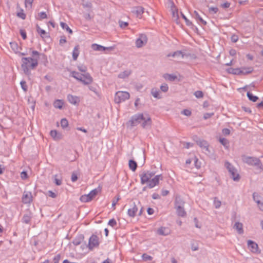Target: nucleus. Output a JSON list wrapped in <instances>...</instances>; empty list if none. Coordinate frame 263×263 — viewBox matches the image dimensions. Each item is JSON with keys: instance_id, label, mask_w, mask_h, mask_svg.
Wrapping results in <instances>:
<instances>
[{"instance_id": "nucleus-16", "label": "nucleus", "mask_w": 263, "mask_h": 263, "mask_svg": "<svg viewBox=\"0 0 263 263\" xmlns=\"http://www.w3.org/2000/svg\"><path fill=\"white\" fill-rule=\"evenodd\" d=\"M137 211L138 208L136 205L135 203H134L133 205H132V207L128 210L127 214L129 217H134Z\"/></svg>"}, {"instance_id": "nucleus-59", "label": "nucleus", "mask_w": 263, "mask_h": 263, "mask_svg": "<svg viewBox=\"0 0 263 263\" xmlns=\"http://www.w3.org/2000/svg\"><path fill=\"white\" fill-rule=\"evenodd\" d=\"M32 55L34 57L33 58H36L38 60L40 53L37 51L34 50L32 52Z\"/></svg>"}, {"instance_id": "nucleus-25", "label": "nucleus", "mask_w": 263, "mask_h": 263, "mask_svg": "<svg viewBox=\"0 0 263 263\" xmlns=\"http://www.w3.org/2000/svg\"><path fill=\"white\" fill-rule=\"evenodd\" d=\"M92 49L95 51H104L108 48L105 47L102 45H100L97 44H93L91 46Z\"/></svg>"}, {"instance_id": "nucleus-58", "label": "nucleus", "mask_w": 263, "mask_h": 263, "mask_svg": "<svg viewBox=\"0 0 263 263\" xmlns=\"http://www.w3.org/2000/svg\"><path fill=\"white\" fill-rule=\"evenodd\" d=\"M222 134L225 136H228L230 134V130L229 129L225 128L222 130Z\"/></svg>"}, {"instance_id": "nucleus-32", "label": "nucleus", "mask_w": 263, "mask_h": 263, "mask_svg": "<svg viewBox=\"0 0 263 263\" xmlns=\"http://www.w3.org/2000/svg\"><path fill=\"white\" fill-rule=\"evenodd\" d=\"M50 136L54 139L58 140L61 139V135L56 130H52L50 131Z\"/></svg>"}, {"instance_id": "nucleus-50", "label": "nucleus", "mask_w": 263, "mask_h": 263, "mask_svg": "<svg viewBox=\"0 0 263 263\" xmlns=\"http://www.w3.org/2000/svg\"><path fill=\"white\" fill-rule=\"evenodd\" d=\"M39 16L41 20L46 18L47 15L45 12H41L39 13Z\"/></svg>"}, {"instance_id": "nucleus-57", "label": "nucleus", "mask_w": 263, "mask_h": 263, "mask_svg": "<svg viewBox=\"0 0 263 263\" xmlns=\"http://www.w3.org/2000/svg\"><path fill=\"white\" fill-rule=\"evenodd\" d=\"M88 88L90 90L93 91L95 92L96 95L98 94L97 89L96 86H89Z\"/></svg>"}, {"instance_id": "nucleus-41", "label": "nucleus", "mask_w": 263, "mask_h": 263, "mask_svg": "<svg viewBox=\"0 0 263 263\" xmlns=\"http://www.w3.org/2000/svg\"><path fill=\"white\" fill-rule=\"evenodd\" d=\"M80 200L83 202H88L91 201L86 194L81 196Z\"/></svg>"}, {"instance_id": "nucleus-33", "label": "nucleus", "mask_w": 263, "mask_h": 263, "mask_svg": "<svg viewBox=\"0 0 263 263\" xmlns=\"http://www.w3.org/2000/svg\"><path fill=\"white\" fill-rule=\"evenodd\" d=\"M64 102L62 100H57L53 103V106L56 108L62 109Z\"/></svg>"}, {"instance_id": "nucleus-56", "label": "nucleus", "mask_w": 263, "mask_h": 263, "mask_svg": "<svg viewBox=\"0 0 263 263\" xmlns=\"http://www.w3.org/2000/svg\"><path fill=\"white\" fill-rule=\"evenodd\" d=\"M213 115H214V113H213V112H211V113L207 112V113L204 114V115L203 116V118L205 120H206V119L211 118V117H212Z\"/></svg>"}, {"instance_id": "nucleus-17", "label": "nucleus", "mask_w": 263, "mask_h": 263, "mask_svg": "<svg viewBox=\"0 0 263 263\" xmlns=\"http://www.w3.org/2000/svg\"><path fill=\"white\" fill-rule=\"evenodd\" d=\"M32 213L30 212H27L24 215L22 219V222L26 224L29 223L32 218Z\"/></svg>"}, {"instance_id": "nucleus-26", "label": "nucleus", "mask_w": 263, "mask_h": 263, "mask_svg": "<svg viewBox=\"0 0 263 263\" xmlns=\"http://www.w3.org/2000/svg\"><path fill=\"white\" fill-rule=\"evenodd\" d=\"M184 55V54L181 51L178 50V51L174 52L173 53L168 54L167 55V57H181L182 58H183Z\"/></svg>"}, {"instance_id": "nucleus-42", "label": "nucleus", "mask_w": 263, "mask_h": 263, "mask_svg": "<svg viewBox=\"0 0 263 263\" xmlns=\"http://www.w3.org/2000/svg\"><path fill=\"white\" fill-rule=\"evenodd\" d=\"M36 30L38 33L40 34L42 37H44V35L46 34V31L44 30L41 28L39 26H37Z\"/></svg>"}, {"instance_id": "nucleus-44", "label": "nucleus", "mask_w": 263, "mask_h": 263, "mask_svg": "<svg viewBox=\"0 0 263 263\" xmlns=\"http://www.w3.org/2000/svg\"><path fill=\"white\" fill-rule=\"evenodd\" d=\"M209 11L211 14H216L218 11V9L216 7H211L209 8Z\"/></svg>"}, {"instance_id": "nucleus-10", "label": "nucleus", "mask_w": 263, "mask_h": 263, "mask_svg": "<svg viewBox=\"0 0 263 263\" xmlns=\"http://www.w3.org/2000/svg\"><path fill=\"white\" fill-rule=\"evenodd\" d=\"M142 128L147 129L151 127L152 120L150 116L145 113L143 114V119L141 123Z\"/></svg>"}, {"instance_id": "nucleus-47", "label": "nucleus", "mask_w": 263, "mask_h": 263, "mask_svg": "<svg viewBox=\"0 0 263 263\" xmlns=\"http://www.w3.org/2000/svg\"><path fill=\"white\" fill-rule=\"evenodd\" d=\"M161 90L163 92H166L168 90V87L167 84L164 83L161 85L160 86Z\"/></svg>"}, {"instance_id": "nucleus-49", "label": "nucleus", "mask_w": 263, "mask_h": 263, "mask_svg": "<svg viewBox=\"0 0 263 263\" xmlns=\"http://www.w3.org/2000/svg\"><path fill=\"white\" fill-rule=\"evenodd\" d=\"M20 84L22 89L24 91H26L27 90V86L26 85V82L24 81H21L20 82Z\"/></svg>"}, {"instance_id": "nucleus-52", "label": "nucleus", "mask_w": 263, "mask_h": 263, "mask_svg": "<svg viewBox=\"0 0 263 263\" xmlns=\"http://www.w3.org/2000/svg\"><path fill=\"white\" fill-rule=\"evenodd\" d=\"M181 113L186 116H190L191 115V111L190 110L187 109H185L183 110L182 111Z\"/></svg>"}, {"instance_id": "nucleus-34", "label": "nucleus", "mask_w": 263, "mask_h": 263, "mask_svg": "<svg viewBox=\"0 0 263 263\" xmlns=\"http://www.w3.org/2000/svg\"><path fill=\"white\" fill-rule=\"evenodd\" d=\"M79 54V46H76L74 47L72 51V58L73 60H76Z\"/></svg>"}, {"instance_id": "nucleus-18", "label": "nucleus", "mask_w": 263, "mask_h": 263, "mask_svg": "<svg viewBox=\"0 0 263 263\" xmlns=\"http://www.w3.org/2000/svg\"><path fill=\"white\" fill-rule=\"evenodd\" d=\"M144 9L141 6L136 7L133 8L132 12L133 13L136 14L137 17L141 16L144 13Z\"/></svg>"}, {"instance_id": "nucleus-5", "label": "nucleus", "mask_w": 263, "mask_h": 263, "mask_svg": "<svg viewBox=\"0 0 263 263\" xmlns=\"http://www.w3.org/2000/svg\"><path fill=\"white\" fill-rule=\"evenodd\" d=\"M242 161L249 165L255 166L259 168H260L262 165L259 159L256 157L244 156L242 157Z\"/></svg>"}, {"instance_id": "nucleus-29", "label": "nucleus", "mask_w": 263, "mask_h": 263, "mask_svg": "<svg viewBox=\"0 0 263 263\" xmlns=\"http://www.w3.org/2000/svg\"><path fill=\"white\" fill-rule=\"evenodd\" d=\"M151 94L155 98L160 99L162 98L160 95V91L157 88H152L151 90Z\"/></svg>"}, {"instance_id": "nucleus-24", "label": "nucleus", "mask_w": 263, "mask_h": 263, "mask_svg": "<svg viewBox=\"0 0 263 263\" xmlns=\"http://www.w3.org/2000/svg\"><path fill=\"white\" fill-rule=\"evenodd\" d=\"M131 73L132 71L129 69H127L126 70H124V71L121 72L118 74V78L124 79L129 76Z\"/></svg>"}, {"instance_id": "nucleus-64", "label": "nucleus", "mask_w": 263, "mask_h": 263, "mask_svg": "<svg viewBox=\"0 0 263 263\" xmlns=\"http://www.w3.org/2000/svg\"><path fill=\"white\" fill-rule=\"evenodd\" d=\"M119 23H120V26L121 28H125L126 26H127V25H128V23L125 22L120 21L119 22Z\"/></svg>"}, {"instance_id": "nucleus-46", "label": "nucleus", "mask_w": 263, "mask_h": 263, "mask_svg": "<svg viewBox=\"0 0 263 263\" xmlns=\"http://www.w3.org/2000/svg\"><path fill=\"white\" fill-rule=\"evenodd\" d=\"M117 224V221L114 218L110 219L108 222V224L112 228H114Z\"/></svg>"}, {"instance_id": "nucleus-6", "label": "nucleus", "mask_w": 263, "mask_h": 263, "mask_svg": "<svg viewBox=\"0 0 263 263\" xmlns=\"http://www.w3.org/2000/svg\"><path fill=\"white\" fill-rule=\"evenodd\" d=\"M224 166L228 170L233 180L238 181L240 179V176L237 173V170L228 161L225 162Z\"/></svg>"}, {"instance_id": "nucleus-38", "label": "nucleus", "mask_w": 263, "mask_h": 263, "mask_svg": "<svg viewBox=\"0 0 263 263\" xmlns=\"http://www.w3.org/2000/svg\"><path fill=\"white\" fill-rule=\"evenodd\" d=\"M219 142L226 149L229 148V141L228 140L224 138H220L219 139Z\"/></svg>"}, {"instance_id": "nucleus-48", "label": "nucleus", "mask_w": 263, "mask_h": 263, "mask_svg": "<svg viewBox=\"0 0 263 263\" xmlns=\"http://www.w3.org/2000/svg\"><path fill=\"white\" fill-rule=\"evenodd\" d=\"M194 95L197 98H201L203 96L202 91L199 90L196 91L194 92Z\"/></svg>"}, {"instance_id": "nucleus-63", "label": "nucleus", "mask_w": 263, "mask_h": 263, "mask_svg": "<svg viewBox=\"0 0 263 263\" xmlns=\"http://www.w3.org/2000/svg\"><path fill=\"white\" fill-rule=\"evenodd\" d=\"M78 69L80 71H81L82 72H84L85 73L86 72L87 68L85 66H78Z\"/></svg>"}, {"instance_id": "nucleus-21", "label": "nucleus", "mask_w": 263, "mask_h": 263, "mask_svg": "<svg viewBox=\"0 0 263 263\" xmlns=\"http://www.w3.org/2000/svg\"><path fill=\"white\" fill-rule=\"evenodd\" d=\"M185 202L180 197L176 196L175 200V209L179 206H184Z\"/></svg>"}, {"instance_id": "nucleus-4", "label": "nucleus", "mask_w": 263, "mask_h": 263, "mask_svg": "<svg viewBox=\"0 0 263 263\" xmlns=\"http://www.w3.org/2000/svg\"><path fill=\"white\" fill-rule=\"evenodd\" d=\"M130 94L127 91H118L115 95V102L117 104H120L129 99Z\"/></svg>"}, {"instance_id": "nucleus-37", "label": "nucleus", "mask_w": 263, "mask_h": 263, "mask_svg": "<svg viewBox=\"0 0 263 263\" xmlns=\"http://www.w3.org/2000/svg\"><path fill=\"white\" fill-rule=\"evenodd\" d=\"M247 96L248 98V99L250 100V101H252V102H255L257 99H258V97L256 96H254L251 92H248L247 93Z\"/></svg>"}, {"instance_id": "nucleus-11", "label": "nucleus", "mask_w": 263, "mask_h": 263, "mask_svg": "<svg viewBox=\"0 0 263 263\" xmlns=\"http://www.w3.org/2000/svg\"><path fill=\"white\" fill-rule=\"evenodd\" d=\"M99 238L96 235H92L89 239L88 245V247L89 250H91L94 248L99 246Z\"/></svg>"}, {"instance_id": "nucleus-1", "label": "nucleus", "mask_w": 263, "mask_h": 263, "mask_svg": "<svg viewBox=\"0 0 263 263\" xmlns=\"http://www.w3.org/2000/svg\"><path fill=\"white\" fill-rule=\"evenodd\" d=\"M155 172L152 171H144L140 174L141 183L144 184L147 183V186L149 189H152L157 185L160 180L163 179L161 174L154 176Z\"/></svg>"}, {"instance_id": "nucleus-27", "label": "nucleus", "mask_w": 263, "mask_h": 263, "mask_svg": "<svg viewBox=\"0 0 263 263\" xmlns=\"http://www.w3.org/2000/svg\"><path fill=\"white\" fill-rule=\"evenodd\" d=\"M163 78L167 81H174L177 79V76L174 74L165 73L163 75Z\"/></svg>"}, {"instance_id": "nucleus-13", "label": "nucleus", "mask_w": 263, "mask_h": 263, "mask_svg": "<svg viewBox=\"0 0 263 263\" xmlns=\"http://www.w3.org/2000/svg\"><path fill=\"white\" fill-rule=\"evenodd\" d=\"M197 143L202 149L203 152L205 154H210V151L209 148V145L207 141L204 140L199 139V140L197 141Z\"/></svg>"}, {"instance_id": "nucleus-14", "label": "nucleus", "mask_w": 263, "mask_h": 263, "mask_svg": "<svg viewBox=\"0 0 263 263\" xmlns=\"http://www.w3.org/2000/svg\"><path fill=\"white\" fill-rule=\"evenodd\" d=\"M22 200L24 204H30L32 201V195L31 192L29 191L24 192Z\"/></svg>"}, {"instance_id": "nucleus-55", "label": "nucleus", "mask_w": 263, "mask_h": 263, "mask_svg": "<svg viewBox=\"0 0 263 263\" xmlns=\"http://www.w3.org/2000/svg\"><path fill=\"white\" fill-rule=\"evenodd\" d=\"M78 179L77 174L76 173H72L71 175V180L72 182H74Z\"/></svg>"}, {"instance_id": "nucleus-2", "label": "nucleus", "mask_w": 263, "mask_h": 263, "mask_svg": "<svg viewBox=\"0 0 263 263\" xmlns=\"http://www.w3.org/2000/svg\"><path fill=\"white\" fill-rule=\"evenodd\" d=\"M38 65L37 59L30 57L22 58L21 67L24 73L27 76L31 74V69H34Z\"/></svg>"}, {"instance_id": "nucleus-20", "label": "nucleus", "mask_w": 263, "mask_h": 263, "mask_svg": "<svg viewBox=\"0 0 263 263\" xmlns=\"http://www.w3.org/2000/svg\"><path fill=\"white\" fill-rule=\"evenodd\" d=\"M176 211L177 215L179 217H184L186 215V212H185L184 206H179L175 208Z\"/></svg>"}, {"instance_id": "nucleus-62", "label": "nucleus", "mask_w": 263, "mask_h": 263, "mask_svg": "<svg viewBox=\"0 0 263 263\" xmlns=\"http://www.w3.org/2000/svg\"><path fill=\"white\" fill-rule=\"evenodd\" d=\"M21 177L23 179H25L27 178L28 175H27V172H25V171L22 172L21 174Z\"/></svg>"}, {"instance_id": "nucleus-3", "label": "nucleus", "mask_w": 263, "mask_h": 263, "mask_svg": "<svg viewBox=\"0 0 263 263\" xmlns=\"http://www.w3.org/2000/svg\"><path fill=\"white\" fill-rule=\"evenodd\" d=\"M70 76L76 80L81 82L84 85H88L93 82V79L88 72L81 74L75 71L70 72Z\"/></svg>"}, {"instance_id": "nucleus-54", "label": "nucleus", "mask_w": 263, "mask_h": 263, "mask_svg": "<svg viewBox=\"0 0 263 263\" xmlns=\"http://www.w3.org/2000/svg\"><path fill=\"white\" fill-rule=\"evenodd\" d=\"M34 0H25V5L26 7H31L32 3Z\"/></svg>"}, {"instance_id": "nucleus-43", "label": "nucleus", "mask_w": 263, "mask_h": 263, "mask_svg": "<svg viewBox=\"0 0 263 263\" xmlns=\"http://www.w3.org/2000/svg\"><path fill=\"white\" fill-rule=\"evenodd\" d=\"M142 258L143 260L144 261L151 260L153 259V257L147 254L146 253H144L142 255Z\"/></svg>"}, {"instance_id": "nucleus-39", "label": "nucleus", "mask_w": 263, "mask_h": 263, "mask_svg": "<svg viewBox=\"0 0 263 263\" xmlns=\"http://www.w3.org/2000/svg\"><path fill=\"white\" fill-rule=\"evenodd\" d=\"M60 26L63 29H66L69 33H72V30L68 27L67 24L64 22H61Z\"/></svg>"}, {"instance_id": "nucleus-9", "label": "nucleus", "mask_w": 263, "mask_h": 263, "mask_svg": "<svg viewBox=\"0 0 263 263\" xmlns=\"http://www.w3.org/2000/svg\"><path fill=\"white\" fill-rule=\"evenodd\" d=\"M143 119V113H138L133 115L129 121L132 126H136L140 124Z\"/></svg>"}, {"instance_id": "nucleus-36", "label": "nucleus", "mask_w": 263, "mask_h": 263, "mask_svg": "<svg viewBox=\"0 0 263 263\" xmlns=\"http://www.w3.org/2000/svg\"><path fill=\"white\" fill-rule=\"evenodd\" d=\"M213 205L215 209H218L221 206V202L217 197H214L213 199Z\"/></svg>"}, {"instance_id": "nucleus-60", "label": "nucleus", "mask_w": 263, "mask_h": 263, "mask_svg": "<svg viewBox=\"0 0 263 263\" xmlns=\"http://www.w3.org/2000/svg\"><path fill=\"white\" fill-rule=\"evenodd\" d=\"M60 258L61 256L60 254H58L56 256H55L53 258L54 263H59Z\"/></svg>"}, {"instance_id": "nucleus-23", "label": "nucleus", "mask_w": 263, "mask_h": 263, "mask_svg": "<svg viewBox=\"0 0 263 263\" xmlns=\"http://www.w3.org/2000/svg\"><path fill=\"white\" fill-rule=\"evenodd\" d=\"M157 233L160 235L167 236L170 234V232L166 228L161 227L157 230Z\"/></svg>"}, {"instance_id": "nucleus-28", "label": "nucleus", "mask_w": 263, "mask_h": 263, "mask_svg": "<svg viewBox=\"0 0 263 263\" xmlns=\"http://www.w3.org/2000/svg\"><path fill=\"white\" fill-rule=\"evenodd\" d=\"M83 239H84L83 236L81 235L77 236L73 240L72 243L74 246H78L81 243V242L83 240Z\"/></svg>"}, {"instance_id": "nucleus-45", "label": "nucleus", "mask_w": 263, "mask_h": 263, "mask_svg": "<svg viewBox=\"0 0 263 263\" xmlns=\"http://www.w3.org/2000/svg\"><path fill=\"white\" fill-rule=\"evenodd\" d=\"M17 16L23 20H24L26 18V14L24 12L23 9H21L20 11L17 13Z\"/></svg>"}, {"instance_id": "nucleus-53", "label": "nucleus", "mask_w": 263, "mask_h": 263, "mask_svg": "<svg viewBox=\"0 0 263 263\" xmlns=\"http://www.w3.org/2000/svg\"><path fill=\"white\" fill-rule=\"evenodd\" d=\"M181 16L182 17V18L184 20V21H185L186 22V24L187 26H190L191 25H192V22L190 21V20H189L187 17L184 15V14H183V13H181Z\"/></svg>"}, {"instance_id": "nucleus-8", "label": "nucleus", "mask_w": 263, "mask_h": 263, "mask_svg": "<svg viewBox=\"0 0 263 263\" xmlns=\"http://www.w3.org/2000/svg\"><path fill=\"white\" fill-rule=\"evenodd\" d=\"M147 41L148 39L145 34H139L135 41V45L138 48H141L147 44Z\"/></svg>"}, {"instance_id": "nucleus-12", "label": "nucleus", "mask_w": 263, "mask_h": 263, "mask_svg": "<svg viewBox=\"0 0 263 263\" xmlns=\"http://www.w3.org/2000/svg\"><path fill=\"white\" fill-rule=\"evenodd\" d=\"M248 247L249 249L253 253L259 254L260 251L258 249V245L254 241L249 240L247 241Z\"/></svg>"}, {"instance_id": "nucleus-35", "label": "nucleus", "mask_w": 263, "mask_h": 263, "mask_svg": "<svg viewBox=\"0 0 263 263\" xmlns=\"http://www.w3.org/2000/svg\"><path fill=\"white\" fill-rule=\"evenodd\" d=\"M129 167L132 171H135L137 167V163L133 160H130L129 161Z\"/></svg>"}, {"instance_id": "nucleus-30", "label": "nucleus", "mask_w": 263, "mask_h": 263, "mask_svg": "<svg viewBox=\"0 0 263 263\" xmlns=\"http://www.w3.org/2000/svg\"><path fill=\"white\" fill-rule=\"evenodd\" d=\"M258 197V194L254 193L253 194V200L257 203L258 207L261 211H263V202H261L259 200H256V197Z\"/></svg>"}, {"instance_id": "nucleus-40", "label": "nucleus", "mask_w": 263, "mask_h": 263, "mask_svg": "<svg viewBox=\"0 0 263 263\" xmlns=\"http://www.w3.org/2000/svg\"><path fill=\"white\" fill-rule=\"evenodd\" d=\"M61 127L63 129L66 128L68 125V122L67 120L65 118H63V119H61Z\"/></svg>"}, {"instance_id": "nucleus-51", "label": "nucleus", "mask_w": 263, "mask_h": 263, "mask_svg": "<svg viewBox=\"0 0 263 263\" xmlns=\"http://www.w3.org/2000/svg\"><path fill=\"white\" fill-rule=\"evenodd\" d=\"M66 39L65 36H62L61 37V39L59 41V44L61 46H63L64 44L66 43Z\"/></svg>"}, {"instance_id": "nucleus-22", "label": "nucleus", "mask_w": 263, "mask_h": 263, "mask_svg": "<svg viewBox=\"0 0 263 263\" xmlns=\"http://www.w3.org/2000/svg\"><path fill=\"white\" fill-rule=\"evenodd\" d=\"M234 229H235L239 234L243 233V224L239 222H236L234 226Z\"/></svg>"}, {"instance_id": "nucleus-19", "label": "nucleus", "mask_w": 263, "mask_h": 263, "mask_svg": "<svg viewBox=\"0 0 263 263\" xmlns=\"http://www.w3.org/2000/svg\"><path fill=\"white\" fill-rule=\"evenodd\" d=\"M193 16L199 24L203 25H205L206 24V21L202 19V18L196 11L194 12Z\"/></svg>"}, {"instance_id": "nucleus-61", "label": "nucleus", "mask_w": 263, "mask_h": 263, "mask_svg": "<svg viewBox=\"0 0 263 263\" xmlns=\"http://www.w3.org/2000/svg\"><path fill=\"white\" fill-rule=\"evenodd\" d=\"M20 34L24 40L27 37L26 33L25 30L23 29L20 30Z\"/></svg>"}, {"instance_id": "nucleus-7", "label": "nucleus", "mask_w": 263, "mask_h": 263, "mask_svg": "<svg viewBox=\"0 0 263 263\" xmlns=\"http://www.w3.org/2000/svg\"><path fill=\"white\" fill-rule=\"evenodd\" d=\"M227 72L229 73L234 74H247L251 73L252 71V68L251 67L243 68L242 69L239 68H229L227 70Z\"/></svg>"}, {"instance_id": "nucleus-31", "label": "nucleus", "mask_w": 263, "mask_h": 263, "mask_svg": "<svg viewBox=\"0 0 263 263\" xmlns=\"http://www.w3.org/2000/svg\"><path fill=\"white\" fill-rule=\"evenodd\" d=\"M99 190L98 189H95L91 190L88 194H86L88 198L91 200L98 193Z\"/></svg>"}, {"instance_id": "nucleus-15", "label": "nucleus", "mask_w": 263, "mask_h": 263, "mask_svg": "<svg viewBox=\"0 0 263 263\" xmlns=\"http://www.w3.org/2000/svg\"><path fill=\"white\" fill-rule=\"evenodd\" d=\"M67 98L69 102L73 105H77L80 101L79 97L70 94L67 95Z\"/></svg>"}]
</instances>
